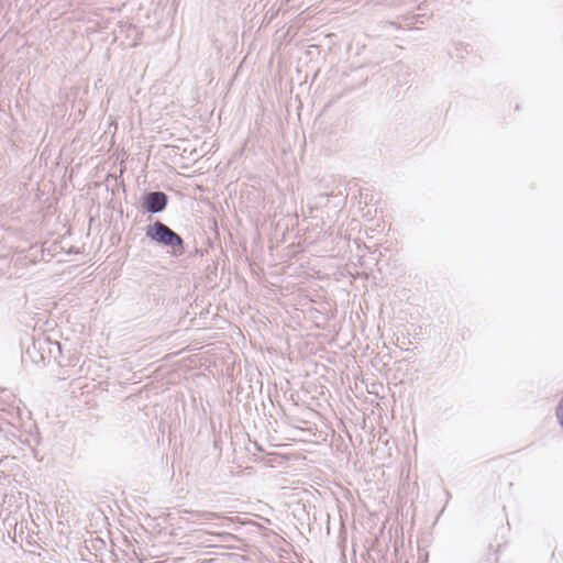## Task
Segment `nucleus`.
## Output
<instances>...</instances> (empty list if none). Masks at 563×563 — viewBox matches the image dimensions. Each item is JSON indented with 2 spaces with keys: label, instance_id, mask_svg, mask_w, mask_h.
Wrapping results in <instances>:
<instances>
[{
  "label": "nucleus",
  "instance_id": "0eeeda50",
  "mask_svg": "<svg viewBox=\"0 0 563 563\" xmlns=\"http://www.w3.org/2000/svg\"><path fill=\"white\" fill-rule=\"evenodd\" d=\"M391 26H395L396 29H400V25H398L396 22H390L389 23Z\"/></svg>",
  "mask_w": 563,
  "mask_h": 563
},
{
  "label": "nucleus",
  "instance_id": "f257e3e1",
  "mask_svg": "<svg viewBox=\"0 0 563 563\" xmlns=\"http://www.w3.org/2000/svg\"><path fill=\"white\" fill-rule=\"evenodd\" d=\"M145 235L157 245L172 249L173 254L176 256H180L185 252L184 239L159 220H156L145 228Z\"/></svg>",
  "mask_w": 563,
  "mask_h": 563
},
{
  "label": "nucleus",
  "instance_id": "7ed1b4c3",
  "mask_svg": "<svg viewBox=\"0 0 563 563\" xmlns=\"http://www.w3.org/2000/svg\"><path fill=\"white\" fill-rule=\"evenodd\" d=\"M47 344L49 356L53 357L59 366H74L78 362L76 354L70 355L67 361L64 360L63 350L59 342L49 341Z\"/></svg>",
  "mask_w": 563,
  "mask_h": 563
},
{
  "label": "nucleus",
  "instance_id": "20e7f679",
  "mask_svg": "<svg viewBox=\"0 0 563 563\" xmlns=\"http://www.w3.org/2000/svg\"><path fill=\"white\" fill-rule=\"evenodd\" d=\"M194 514L197 518H200L203 520H212L214 518H218V515L216 512H211V511H195Z\"/></svg>",
  "mask_w": 563,
  "mask_h": 563
},
{
  "label": "nucleus",
  "instance_id": "6e6552de",
  "mask_svg": "<svg viewBox=\"0 0 563 563\" xmlns=\"http://www.w3.org/2000/svg\"><path fill=\"white\" fill-rule=\"evenodd\" d=\"M223 538H228V537H231L230 533H224V534H221Z\"/></svg>",
  "mask_w": 563,
  "mask_h": 563
},
{
  "label": "nucleus",
  "instance_id": "f03ea898",
  "mask_svg": "<svg viewBox=\"0 0 563 563\" xmlns=\"http://www.w3.org/2000/svg\"><path fill=\"white\" fill-rule=\"evenodd\" d=\"M168 203V196L161 190L148 191L142 196L141 207L145 212L159 213L163 212Z\"/></svg>",
  "mask_w": 563,
  "mask_h": 563
},
{
  "label": "nucleus",
  "instance_id": "423d86ee",
  "mask_svg": "<svg viewBox=\"0 0 563 563\" xmlns=\"http://www.w3.org/2000/svg\"><path fill=\"white\" fill-rule=\"evenodd\" d=\"M420 18H421V15L417 14V15L412 16V20L415 23H418V22H421Z\"/></svg>",
  "mask_w": 563,
  "mask_h": 563
},
{
  "label": "nucleus",
  "instance_id": "39448f33",
  "mask_svg": "<svg viewBox=\"0 0 563 563\" xmlns=\"http://www.w3.org/2000/svg\"><path fill=\"white\" fill-rule=\"evenodd\" d=\"M555 416L559 420L560 426L563 428V398L560 400L556 407Z\"/></svg>",
  "mask_w": 563,
  "mask_h": 563
}]
</instances>
